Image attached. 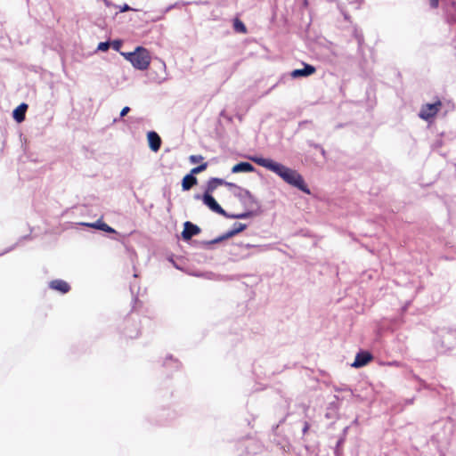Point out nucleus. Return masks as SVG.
I'll return each instance as SVG.
<instances>
[{
    "label": "nucleus",
    "instance_id": "obj_8",
    "mask_svg": "<svg viewBox=\"0 0 456 456\" xmlns=\"http://www.w3.org/2000/svg\"><path fill=\"white\" fill-rule=\"evenodd\" d=\"M147 139L151 150L154 152H157L161 146L160 136L156 132L151 131L147 134Z\"/></svg>",
    "mask_w": 456,
    "mask_h": 456
},
{
    "label": "nucleus",
    "instance_id": "obj_24",
    "mask_svg": "<svg viewBox=\"0 0 456 456\" xmlns=\"http://www.w3.org/2000/svg\"><path fill=\"white\" fill-rule=\"evenodd\" d=\"M307 429H308V424L305 423L303 432L305 433L307 431Z\"/></svg>",
    "mask_w": 456,
    "mask_h": 456
},
{
    "label": "nucleus",
    "instance_id": "obj_5",
    "mask_svg": "<svg viewBox=\"0 0 456 456\" xmlns=\"http://www.w3.org/2000/svg\"><path fill=\"white\" fill-rule=\"evenodd\" d=\"M203 202L212 211H214L217 214H220L222 216H227L226 212L222 208V207L216 201V200L208 192H206L203 195Z\"/></svg>",
    "mask_w": 456,
    "mask_h": 456
},
{
    "label": "nucleus",
    "instance_id": "obj_13",
    "mask_svg": "<svg viewBox=\"0 0 456 456\" xmlns=\"http://www.w3.org/2000/svg\"><path fill=\"white\" fill-rule=\"evenodd\" d=\"M227 185V186H234L233 183H226L225 181H224L223 179H220V178H212L208 181V188H207V192H212L214 191L218 186L220 185Z\"/></svg>",
    "mask_w": 456,
    "mask_h": 456
},
{
    "label": "nucleus",
    "instance_id": "obj_17",
    "mask_svg": "<svg viewBox=\"0 0 456 456\" xmlns=\"http://www.w3.org/2000/svg\"><path fill=\"white\" fill-rule=\"evenodd\" d=\"M189 160L191 164H196L202 162L204 160V157L202 155H191L189 157Z\"/></svg>",
    "mask_w": 456,
    "mask_h": 456
},
{
    "label": "nucleus",
    "instance_id": "obj_23",
    "mask_svg": "<svg viewBox=\"0 0 456 456\" xmlns=\"http://www.w3.org/2000/svg\"><path fill=\"white\" fill-rule=\"evenodd\" d=\"M130 10H131V7L126 4H125L123 6L120 7V12H128Z\"/></svg>",
    "mask_w": 456,
    "mask_h": 456
},
{
    "label": "nucleus",
    "instance_id": "obj_4",
    "mask_svg": "<svg viewBox=\"0 0 456 456\" xmlns=\"http://www.w3.org/2000/svg\"><path fill=\"white\" fill-rule=\"evenodd\" d=\"M441 107L442 102L440 100H437L434 103L424 104L420 109L419 116L420 118L424 120H428L431 118H434L438 113Z\"/></svg>",
    "mask_w": 456,
    "mask_h": 456
},
{
    "label": "nucleus",
    "instance_id": "obj_15",
    "mask_svg": "<svg viewBox=\"0 0 456 456\" xmlns=\"http://www.w3.org/2000/svg\"><path fill=\"white\" fill-rule=\"evenodd\" d=\"M28 109V105L26 103H21L13 110V118L20 123L25 119V113Z\"/></svg>",
    "mask_w": 456,
    "mask_h": 456
},
{
    "label": "nucleus",
    "instance_id": "obj_16",
    "mask_svg": "<svg viewBox=\"0 0 456 456\" xmlns=\"http://www.w3.org/2000/svg\"><path fill=\"white\" fill-rule=\"evenodd\" d=\"M233 29L241 34H246L248 32V29L245 26V24L239 19L235 18L233 20Z\"/></svg>",
    "mask_w": 456,
    "mask_h": 456
},
{
    "label": "nucleus",
    "instance_id": "obj_14",
    "mask_svg": "<svg viewBox=\"0 0 456 456\" xmlns=\"http://www.w3.org/2000/svg\"><path fill=\"white\" fill-rule=\"evenodd\" d=\"M255 167L248 162H240L234 165L232 168V173H240V172H253Z\"/></svg>",
    "mask_w": 456,
    "mask_h": 456
},
{
    "label": "nucleus",
    "instance_id": "obj_6",
    "mask_svg": "<svg viewBox=\"0 0 456 456\" xmlns=\"http://www.w3.org/2000/svg\"><path fill=\"white\" fill-rule=\"evenodd\" d=\"M200 232V228L196 224L187 221L184 223L183 231L182 232V237L184 240H191L193 236Z\"/></svg>",
    "mask_w": 456,
    "mask_h": 456
},
{
    "label": "nucleus",
    "instance_id": "obj_3",
    "mask_svg": "<svg viewBox=\"0 0 456 456\" xmlns=\"http://www.w3.org/2000/svg\"><path fill=\"white\" fill-rule=\"evenodd\" d=\"M208 167V163L203 162L200 166L191 169V174L186 175L182 181V187L184 191L190 190L193 185L197 183V178L193 175L196 174H200L206 170Z\"/></svg>",
    "mask_w": 456,
    "mask_h": 456
},
{
    "label": "nucleus",
    "instance_id": "obj_11",
    "mask_svg": "<svg viewBox=\"0 0 456 456\" xmlns=\"http://www.w3.org/2000/svg\"><path fill=\"white\" fill-rule=\"evenodd\" d=\"M315 71L316 69L314 66L310 64H305L304 69H294L291 73V76L293 77H307L313 75L314 73H315Z\"/></svg>",
    "mask_w": 456,
    "mask_h": 456
},
{
    "label": "nucleus",
    "instance_id": "obj_2",
    "mask_svg": "<svg viewBox=\"0 0 456 456\" xmlns=\"http://www.w3.org/2000/svg\"><path fill=\"white\" fill-rule=\"evenodd\" d=\"M121 55L129 61L135 69L140 70L147 69L151 61L149 51L142 46H137L134 52L121 53Z\"/></svg>",
    "mask_w": 456,
    "mask_h": 456
},
{
    "label": "nucleus",
    "instance_id": "obj_18",
    "mask_svg": "<svg viewBox=\"0 0 456 456\" xmlns=\"http://www.w3.org/2000/svg\"><path fill=\"white\" fill-rule=\"evenodd\" d=\"M110 44L109 42H102L98 45V50L107 51L110 48Z\"/></svg>",
    "mask_w": 456,
    "mask_h": 456
},
{
    "label": "nucleus",
    "instance_id": "obj_1",
    "mask_svg": "<svg viewBox=\"0 0 456 456\" xmlns=\"http://www.w3.org/2000/svg\"><path fill=\"white\" fill-rule=\"evenodd\" d=\"M250 159L258 166L275 173L287 183L297 188L306 194L311 193L303 176L297 170L285 167L284 165L275 162L271 159L251 157Z\"/></svg>",
    "mask_w": 456,
    "mask_h": 456
},
{
    "label": "nucleus",
    "instance_id": "obj_20",
    "mask_svg": "<svg viewBox=\"0 0 456 456\" xmlns=\"http://www.w3.org/2000/svg\"><path fill=\"white\" fill-rule=\"evenodd\" d=\"M249 216H250V213L245 212V213H241V214H238V215H233V216H232V217L243 219V218H248Z\"/></svg>",
    "mask_w": 456,
    "mask_h": 456
},
{
    "label": "nucleus",
    "instance_id": "obj_21",
    "mask_svg": "<svg viewBox=\"0 0 456 456\" xmlns=\"http://www.w3.org/2000/svg\"><path fill=\"white\" fill-rule=\"evenodd\" d=\"M429 4L432 8L436 9L439 5V0H429Z\"/></svg>",
    "mask_w": 456,
    "mask_h": 456
},
{
    "label": "nucleus",
    "instance_id": "obj_7",
    "mask_svg": "<svg viewBox=\"0 0 456 456\" xmlns=\"http://www.w3.org/2000/svg\"><path fill=\"white\" fill-rule=\"evenodd\" d=\"M373 359V356L370 353L367 351L360 352L356 354L354 358V362H353L352 366L354 368H360L362 366L367 365L371 360Z\"/></svg>",
    "mask_w": 456,
    "mask_h": 456
},
{
    "label": "nucleus",
    "instance_id": "obj_22",
    "mask_svg": "<svg viewBox=\"0 0 456 456\" xmlns=\"http://www.w3.org/2000/svg\"><path fill=\"white\" fill-rule=\"evenodd\" d=\"M130 111V108L126 106L121 110L120 116L124 117Z\"/></svg>",
    "mask_w": 456,
    "mask_h": 456
},
{
    "label": "nucleus",
    "instance_id": "obj_12",
    "mask_svg": "<svg viewBox=\"0 0 456 456\" xmlns=\"http://www.w3.org/2000/svg\"><path fill=\"white\" fill-rule=\"evenodd\" d=\"M84 224L88 226V227H92V228H95V229H98V230L104 231V232H109V233L116 232V231L112 227H110L106 223L102 222V220H97L95 223H92V224L91 223H86V224Z\"/></svg>",
    "mask_w": 456,
    "mask_h": 456
},
{
    "label": "nucleus",
    "instance_id": "obj_10",
    "mask_svg": "<svg viewBox=\"0 0 456 456\" xmlns=\"http://www.w3.org/2000/svg\"><path fill=\"white\" fill-rule=\"evenodd\" d=\"M52 289L57 290L62 294L68 293L70 290L69 284L63 280H53L49 284Z\"/></svg>",
    "mask_w": 456,
    "mask_h": 456
},
{
    "label": "nucleus",
    "instance_id": "obj_19",
    "mask_svg": "<svg viewBox=\"0 0 456 456\" xmlns=\"http://www.w3.org/2000/svg\"><path fill=\"white\" fill-rule=\"evenodd\" d=\"M111 45L113 47L114 50L116 51H119L121 45H122V42L120 40H115L111 43Z\"/></svg>",
    "mask_w": 456,
    "mask_h": 456
},
{
    "label": "nucleus",
    "instance_id": "obj_9",
    "mask_svg": "<svg viewBox=\"0 0 456 456\" xmlns=\"http://www.w3.org/2000/svg\"><path fill=\"white\" fill-rule=\"evenodd\" d=\"M245 228H246V224H240V223H236V224H234L233 228L231 231L227 232L224 235H223L217 239H215L214 240L211 241V243H216V242L222 241L223 240L231 238V237L236 235L237 233L242 232L243 230H245Z\"/></svg>",
    "mask_w": 456,
    "mask_h": 456
}]
</instances>
